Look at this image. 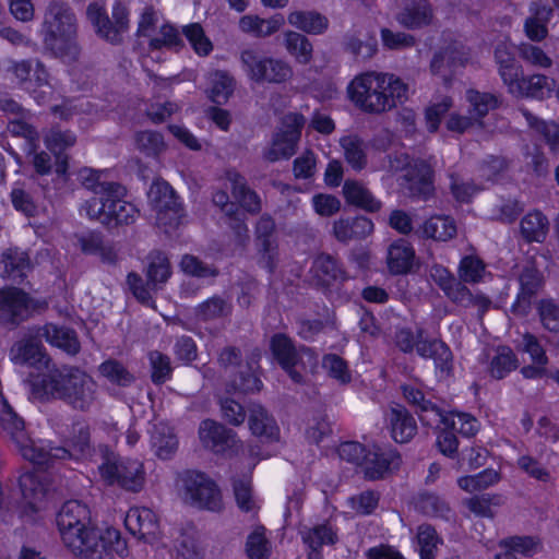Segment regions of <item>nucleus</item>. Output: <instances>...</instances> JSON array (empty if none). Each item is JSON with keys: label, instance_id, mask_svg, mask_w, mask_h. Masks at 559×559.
Listing matches in <instances>:
<instances>
[{"label": "nucleus", "instance_id": "nucleus-47", "mask_svg": "<svg viewBox=\"0 0 559 559\" xmlns=\"http://www.w3.org/2000/svg\"><path fill=\"white\" fill-rule=\"evenodd\" d=\"M174 548L177 559H202L203 557L194 527L182 528L174 542Z\"/></svg>", "mask_w": 559, "mask_h": 559}, {"label": "nucleus", "instance_id": "nucleus-39", "mask_svg": "<svg viewBox=\"0 0 559 559\" xmlns=\"http://www.w3.org/2000/svg\"><path fill=\"white\" fill-rule=\"evenodd\" d=\"M304 543L311 549L309 558L312 559L313 552L317 555L324 545H335L338 540L337 532L329 522H324L301 532Z\"/></svg>", "mask_w": 559, "mask_h": 559}, {"label": "nucleus", "instance_id": "nucleus-34", "mask_svg": "<svg viewBox=\"0 0 559 559\" xmlns=\"http://www.w3.org/2000/svg\"><path fill=\"white\" fill-rule=\"evenodd\" d=\"M432 12L426 0H419L405 5L397 14L396 21L405 28L414 29L428 25Z\"/></svg>", "mask_w": 559, "mask_h": 559}, {"label": "nucleus", "instance_id": "nucleus-27", "mask_svg": "<svg viewBox=\"0 0 559 559\" xmlns=\"http://www.w3.org/2000/svg\"><path fill=\"white\" fill-rule=\"evenodd\" d=\"M542 281L539 273L533 267H526L520 275L521 289L516 300L511 307V311L515 316H525L531 308V299L535 296L540 287Z\"/></svg>", "mask_w": 559, "mask_h": 559}, {"label": "nucleus", "instance_id": "nucleus-56", "mask_svg": "<svg viewBox=\"0 0 559 559\" xmlns=\"http://www.w3.org/2000/svg\"><path fill=\"white\" fill-rule=\"evenodd\" d=\"M423 425L439 428L441 425L447 428H455L454 413L445 414L436 403H426L423 409L417 413Z\"/></svg>", "mask_w": 559, "mask_h": 559}, {"label": "nucleus", "instance_id": "nucleus-44", "mask_svg": "<svg viewBox=\"0 0 559 559\" xmlns=\"http://www.w3.org/2000/svg\"><path fill=\"white\" fill-rule=\"evenodd\" d=\"M464 61V55L456 48L449 46L435 53L430 69L435 74L448 79L456 68L463 67Z\"/></svg>", "mask_w": 559, "mask_h": 559}, {"label": "nucleus", "instance_id": "nucleus-33", "mask_svg": "<svg viewBox=\"0 0 559 559\" xmlns=\"http://www.w3.org/2000/svg\"><path fill=\"white\" fill-rule=\"evenodd\" d=\"M275 229L274 219L270 215H262L257 223L255 234L261 242V265L269 272L275 269V248L270 239Z\"/></svg>", "mask_w": 559, "mask_h": 559}, {"label": "nucleus", "instance_id": "nucleus-5", "mask_svg": "<svg viewBox=\"0 0 559 559\" xmlns=\"http://www.w3.org/2000/svg\"><path fill=\"white\" fill-rule=\"evenodd\" d=\"M0 427L15 443L21 455L34 465L44 466L55 459L69 456V451L63 448H47L35 443L25 431L24 420L7 401L0 403Z\"/></svg>", "mask_w": 559, "mask_h": 559}, {"label": "nucleus", "instance_id": "nucleus-40", "mask_svg": "<svg viewBox=\"0 0 559 559\" xmlns=\"http://www.w3.org/2000/svg\"><path fill=\"white\" fill-rule=\"evenodd\" d=\"M11 360L17 365L37 366L46 364L43 346L35 340L16 342L10 350Z\"/></svg>", "mask_w": 559, "mask_h": 559}, {"label": "nucleus", "instance_id": "nucleus-25", "mask_svg": "<svg viewBox=\"0 0 559 559\" xmlns=\"http://www.w3.org/2000/svg\"><path fill=\"white\" fill-rule=\"evenodd\" d=\"M373 231V223L366 216L340 218L333 224V235L341 242L360 240Z\"/></svg>", "mask_w": 559, "mask_h": 559}, {"label": "nucleus", "instance_id": "nucleus-28", "mask_svg": "<svg viewBox=\"0 0 559 559\" xmlns=\"http://www.w3.org/2000/svg\"><path fill=\"white\" fill-rule=\"evenodd\" d=\"M531 16L525 20L524 28L527 37L534 41H540L548 35L547 24L554 10L542 1H533L530 4Z\"/></svg>", "mask_w": 559, "mask_h": 559}, {"label": "nucleus", "instance_id": "nucleus-31", "mask_svg": "<svg viewBox=\"0 0 559 559\" xmlns=\"http://www.w3.org/2000/svg\"><path fill=\"white\" fill-rule=\"evenodd\" d=\"M249 428L251 432L267 441L277 439L278 427L274 418L260 404L249 406Z\"/></svg>", "mask_w": 559, "mask_h": 559}, {"label": "nucleus", "instance_id": "nucleus-52", "mask_svg": "<svg viewBox=\"0 0 559 559\" xmlns=\"http://www.w3.org/2000/svg\"><path fill=\"white\" fill-rule=\"evenodd\" d=\"M431 280L443 290L445 296L454 301L464 284L456 280L444 266L433 264L429 270Z\"/></svg>", "mask_w": 559, "mask_h": 559}, {"label": "nucleus", "instance_id": "nucleus-21", "mask_svg": "<svg viewBox=\"0 0 559 559\" xmlns=\"http://www.w3.org/2000/svg\"><path fill=\"white\" fill-rule=\"evenodd\" d=\"M391 436L397 443L409 442L417 433V424L408 409L395 404L386 414Z\"/></svg>", "mask_w": 559, "mask_h": 559}, {"label": "nucleus", "instance_id": "nucleus-41", "mask_svg": "<svg viewBox=\"0 0 559 559\" xmlns=\"http://www.w3.org/2000/svg\"><path fill=\"white\" fill-rule=\"evenodd\" d=\"M415 259L413 247L405 240L392 243L388 251V266L393 274H405L411 271Z\"/></svg>", "mask_w": 559, "mask_h": 559}, {"label": "nucleus", "instance_id": "nucleus-48", "mask_svg": "<svg viewBox=\"0 0 559 559\" xmlns=\"http://www.w3.org/2000/svg\"><path fill=\"white\" fill-rule=\"evenodd\" d=\"M495 60L503 83L509 86L521 72V67L518 64L514 53L507 44L501 43L496 46Z\"/></svg>", "mask_w": 559, "mask_h": 559}, {"label": "nucleus", "instance_id": "nucleus-18", "mask_svg": "<svg viewBox=\"0 0 559 559\" xmlns=\"http://www.w3.org/2000/svg\"><path fill=\"white\" fill-rule=\"evenodd\" d=\"M401 462V455L396 451L368 450L361 472L366 479L378 480L397 469Z\"/></svg>", "mask_w": 559, "mask_h": 559}, {"label": "nucleus", "instance_id": "nucleus-10", "mask_svg": "<svg viewBox=\"0 0 559 559\" xmlns=\"http://www.w3.org/2000/svg\"><path fill=\"white\" fill-rule=\"evenodd\" d=\"M186 496L195 506L210 511H219L223 507L222 495L216 484L204 473L186 471L180 475Z\"/></svg>", "mask_w": 559, "mask_h": 559}, {"label": "nucleus", "instance_id": "nucleus-26", "mask_svg": "<svg viewBox=\"0 0 559 559\" xmlns=\"http://www.w3.org/2000/svg\"><path fill=\"white\" fill-rule=\"evenodd\" d=\"M259 357V353H252L246 364L231 374L228 386H230L233 391L247 394L261 390L262 381L255 373Z\"/></svg>", "mask_w": 559, "mask_h": 559}, {"label": "nucleus", "instance_id": "nucleus-57", "mask_svg": "<svg viewBox=\"0 0 559 559\" xmlns=\"http://www.w3.org/2000/svg\"><path fill=\"white\" fill-rule=\"evenodd\" d=\"M520 112L526 119L530 127L540 132L552 150H559V126L555 122L539 120L531 111L521 108Z\"/></svg>", "mask_w": 559, "mask_h": 559}, {"label": "nucleus", "instance_id": "nucleus-64", "mask_svg": "<svg viewBox=\"0 0 559 559\" xmlns=\"http://www.w3.org/2000/svg\"><path fill=\"white\" fill-rule=\"evenodd\" d=\"M485 272L484 262L474 255H466L461 260L459 267L460 280L465 283H477Z\"/></svg>", "mask_w": 559, "mask_h": 559}, {"label": "nucleus", "instance_id": "nucleus-58", "mask_svg": "<svg viewBox=\"0 0 559 559\" xmlns=\"http://www.w3.org/2000/svg\"><path fill=\"white\" fill-rule=\"evenodd\" d=\"M181 271L193 277L206 278L216 277L219 274L218 269L213 264H206L198 257L185 254L180 261Z\"/></svg>", "mask_w": 559, "mask_h": 559}, {"label": "nucleus", "instance_id": "nucleus-32", "mask_svg": "<svg viewBox=\"0 0 559 559\" xmlns=\"http://www.w3.org/2000/svg\"><path fill=\"white\" fill-rule=\"evenodd\" d=\"M340 146L348 166L355 171L364 170L368 165L367 145L357 134L344 135L340 139Z\"/></svg>", "mask_w": 559, "mask_h": 559}, {"label": "nucleus", "instance_id": "nucleus-15", "mask_svg": "<svg viewBox=\"0 0 559 559\" xmlns=\"http://www.w3.org/2000/svg\"><path fill=\"white\" fill-rule=\"evenodd\" d=\"M127 530L139 539L154 543L159 535V523L155 513L147 508H131L124 518Z\"/></svg>", "mask_w": 559, "mask_h": 559}, {"label": "nucleus", "instance_id": "nucleus-23", "mask_svg": "<svg viewBox=\"0 0 559 559\" xmlns=\"http://www.w3.org/2000/svg\"><path fill=\"white\" fill-rule=\"evenodd\" d=\"M226 179L230 182L231 194L240 206L248 213L258 214L262 209L261 199L248 186L245 176L236 169H228L226 170Z\"/></svg>", "mask_w": 559, "mask_h": 559}, {"label": "nucleus", "instance_id": "nucleus-24", "mask_svg": "<svg viewBox=\"0 0 559 559\" xmlns=\"http://www.w3.org/2000/svg\"><path fill=\"white\" fill-rule=\"evenodd\" d=\"M312 277L322 287H330L346 278V273L337 260L329 253L318 254L311 266Z\"/></svg>", "mask_w": 559, "mask_h": 559}, {"label": "nucleus", "instance_id": "nucleus-22", "mask_svg": "<svg viewBox=\"0 0 559 559\" xmlns=\"http://www.w3.org/2000/svg\"><path fill=\"white\" fill-rule=\"evenodd\" d=\"M414 233L421 239L445 242L456 237L457 227L454 218L449 215H432Z\"/></svg>", "mask_w": 559, "mask_h": 559}, {"label": "nucleus", "instance_id": "nucleus-1", "mask_svg": "<svg viewBox=\"0 0 559 559\" xmlns=\"http://www.w3.org/2000/svg\"><path fill=\"white\" fill-rule=\"evenodd\" d=\"M32 395L41 401H62L71 408L87 412L98 400V385L84 370L74 366L48 369L28 380Z\"/></svg>", "mask_w": 559, "mask_h": 559}, {"label": "nucleus", "instance_id": "nucleus-45", "mask_svg": "<svg viewBox=\"0 0 559 559\" xmlns=\"http://www.w3.org/2000/svg\"><path fill=\"white\" fill-rule=\"evenodd\" d=\"M90 523V511L86 506L80 501H67L57 514V525L59 531L73 528Z\"/></svg>", "mask_w": 559, "mask_h": 559}, {"label": "nucleus", "instance_id": "nucleus-6", "mask_svg": "<svg viewBox=\"0 0 559 559\" xmlns=\"http://www.w3.org/2000/svg\"><path fill=\"white\" fill-rule=\"evenodd\" d=\"M99 454L98 472L107 485H118L132 492H138L143 488L145 472L142 462L122 459L106 445L99 448Z\"/></svg>", "mask_w": 559, "mask_h": 559}, {"label": "nucleus", "instance_id": "nucleus-50", "mask_svg": "<svg viewBox=\"0 0 559 559\" xmlns=\"http://www.w3.org/2000/svg\"><path fill=\"white\" fill-rule=\"evenodd\" d=\"M284 46L298 63L308 64L311 61L313 47L305 35L298 32L287 31L284 34Z\"/></svg>", "mask_w": 559, "mask_h": 559}, {"label": "nucleus", "instance_id": "nucleus-9", "mask_svg": "<svg viewBox=\"0 0 559 559\" xmlns=\"http://www.w3.org/2000/svg\"><path fill=\"white\" fill-rule=\"evenodd\" d=\"M86 16L95 26L96 33L112 44L121 43L122 35L129 28L128 11L120 3H116L112 8V20L97 2L87 5Z\"/></svg>", "mask_w": 559, "mask_h": 559}, {"label": "nucleus", "instance_id": "nucleus-37", "mask_svg": "<svg viewBox=\"0 0 559 559\" xmlns=\"http://www.w3.org/2000/svg\"><path fill=\"white\" fill-rule=\"evenodd\" d=\"M147 285L157 290L168 281L171 274L170 263L165 253L153 251L147 255L146 266Z\"/></svg>", "mask_w": 559, "mask_h": 559}, {"label": "nucleus", "instance_id": "nucleus-29", "mask_svg": "<svg viewBox=\"0 0 559 559\" xmlns=\"http://www.w3.org/2000/svg\"><path fill=\"white\" fill-rule=\"evenodd\" d=\"M285 24L282 14H274L269 19H262L258 15L248 14L239 20V28L246 34H251L258 38H266L278 32Z\"/></svg>", "mask_w": 559, "mask_h": 559}, {"label": "nucleus", "instance_id": "nucleus-36", "mask_svg": "<svg viewBox=\"0 0 559 559\" xmlns=\"http://www.w3.org/2000/svg\"><path fill=\"white\" fill-rule=\"evenodd\" d=\"M294 27L311 34L321 35L329 28V19L317 11H293L287 16Z\"/></svg>", "mask_w": 559, "mask_h": 559}, {"label": "nucleus", "instance_id": "nucleus-17", "mask_svg": "<svg viewBox=\"0 0 559 559\" xmlns=\"http://www.w3.org/2000/svg\"><path fill=\"white\" fill-rule=\"evenodd\" d=\"M199 436L205 448L217 453L225 452L237 443V435L234 430L212 419L201 423Z\"/></svg>", "mask_w": 559, "mask_h": 559}, {"label": "nucleus", "instance_id": "nucleus-51", "mask_svg": "<svg viewBox=\"0 0 559 559\" xmlns=\"http://www.w3.org/2000/svg\"><path fill=\"white\" fill-rule=\"evenodd\" d=\"M519 367V360L514 352L508 346H499L490 360L489 373L497 380L503 379Z\"/></svg>", "mask_w": 559, "mask_h": 559}, {"label": "nucleus", "instance_id": "nucleus-61", "mask_svg": "<svg viewBox=\"0 0 559 559\" xmlns=\"http://www.w3.org/2000/svg\"><path fill=\"white\" fill-rule=\"evenodd\" d=\"M182 33L199 56H207L212 51L213 45L199 23L183 26Z\"/></svg>", "mask_w": 559, "mask_h": 559}, {"label": "nucleus", "instance_id": "nucleus-55", "mask_svg": "<svg viewBox=\"0 0 559 559\" xmlns=\"http://www.w3.org/2000/svg\"><path fill=\"white\" fill-rule=\"evenodd\" d=\"M134 143L135 147L147 157H157L166 148L162 133L152 130L136 132Z\"/></svg>", "mask_w": 559, "mask_h": 559}, {"label": "nucleus", "instance_id": "nucleus-16", "mask_svg": "<svg viewBox=\"0 0 559 559\" xmlns=\"http://www.w3.org/2000/svg\"><path fill=\"white\" fill-rule=\"evenodd\" d=\"M416 350L424 358H431L436 368L444 376H450L453 368V356L449 346L438 338L424 337V331L418 330L416 336Z\"/></svg>", "mask_w": 559, "mask_h": 559}, {"label": "nucleus", "instance_id": "nucleus-35", "mask_svg": "<svg viewBox=\"0 0 559 559\" xmlns=\"http://www.w3.org/2000/svg\"><path fill=\"white\" fill-rule=\"evenodd\" d=\"M151 444L159 459L169 460L178 449V439L173 428L164 423H158L153 427Z\"/></svg>", "mask_w": 559, "mask_h": 559}, {"label": "nucleus", "instance_id": "nucleus-8", "mask_svg": "<svg viewBox=\"0 0 559 559\" xmlns=\"http://www.w3.org/2000/svg\"><path fill=\"white\" fill-rule=\"evenodd\" d=\"M247 76L255 83L282 84L293 78V68L283 59L267 57L249 48L240 52Z\"/></svg>", "mask_w": 559, "mask_h": 559}, {"label": "nucleus", "instance_id": "nucleus-53", "mask_svg": "<svg viewBox=\"0 0 559 559\" xmlns=\"http://www.w3.org/2000/svg\"><path fill=\"white\" fill-rule=\"evenodd\" d=\"M538 312L544 328L550 333L548 342L559 347V306L551 300H542Z\"/></svg>", "mask_w": 559, "mask_h": 559}, {"label": "nucleus", "instance_id": "nucleus-20", "mask_svg": "<svg viewBox=\"0 0 559 559\" xmlns=\"http://www.w3.org/2000/svg\"><path fill=\"white\" fill-rule=\"evenodd\" d=\"M406 190L411 198L427 200L433 193L432 169L424 160H417L404 175Z\"/></svg>", "mask_w": 559, "mask_h": 559}, {"label": "nucleus", "instance_id": "nucleus-12", "mask_svg": "<svg viewBox=\"0 0 559 559\" xmlns=\"http://www.w3.org/2000/svg\"><path fill=\"white\" fill-rule=\"evenodd\" d=\"M60 33H79V19L68 2L52 0L45 10L40 35Z\"/></svg>", "mask_w": 559, "mask_h": 559}, {"label": "nucleus", "instance_id": "nucleus-3", "mask_svg": "<svg viewBox=\"0 0 559 559\" xmlns=\"http://www.w3.org/2000/svg\"><path fill=\"white\" fill-rule=\"evenodd\" d=\"M85 186L94 193L83 206L91 219L109 229L135 222L139 211L133 204L121 199L124 193L121 185L86 179Z\"/></svg>", "mask_w": 559, "mask_h": 559}, {"label": "nucleus", "instance_id": "nucleus-2", "mask_svg": "<svg viewBox=\"0 0 559 559\" xmlns=\"http://www.w3.org/2000/svg\"><path fill=\"white\" fill-rule=\"evenodd\" d=\"M347 93L361 111L380 115L407 100L408 85L393 73L369 71L355 76Z\"/></svg>", "mask_w": 559, "mask_h": 559}, {"label": "nucleus", "instance_id": "nucleus-19", "mask_svg": "<svg viewBox=\"0 0 559 559\" xmlns=\"http://www.w3.org/2000/svg\"><path fill=\"white\" fill-rule=\"evenodd\" d=\"M556 87V81L544 74H533L528 76H516L508 86L509 92L516 96H526L536 99L550 97Z\"/></svg>", "mask_w": 559, "mask_h": 559}, {"label": "nucleus", "instance_id": "nucleus-59", "mask_svg": "<svg viewBox=\"0 0 559 559\" xmlns=\"http://www.w3.org/2000/svg\"><path fill=\"white\" fill-rule=\"evenodd\" d=\"M246 552L250 559H269L271 548L265 537V528L263 526L257 527L248 536Z\"/></svg>", "mask_w": 559, "mask_h": 559}, {"label": "nucleus", "instance_id": "nucleus-7", "mask_svg": "<svg viewBox=\"0 0 559 559\" xmlns=\"http://www.w3.org/2000/svg\"><path fill=\"white\" fill-rule=\"evenodd\" d=\"M270 350L274 360L289 376L295 383L305 381L306 361L314 366L317 357L311 348L296 347L293 340L284 333H276L270 340Z\"/></svg>", "mask_w": 559, "mask_h": 559}, {"label": "nucleus", "instance_id": "nucleus-14", "mask_svg": "<svg viewBox=\"0 0 559 559\" xmlns=\"http://www.w3.org/2000/svg\"><path fill=\"white\" fill-rule=\"evenodd\" d=\"M43 48L49 56L72 64L80 60L82 48L79 33H60L41 35Z\"/></svg>", "mask_w": 559, "mask_h": 559}, {"label": "nucleus", "instance_id": "nucleus-60", "mask_svg": "<svg viewBox=\"0 0 559 559\" xmlns=\"http://www.w3.org/2000/svg\"><path fill=\"white\" fill-rule=\"evenodd\" d=\"M467 99L471 104L469 114L475 120L485 117L489 110L498 106V99L489 93H480L477 91H468Z\"/></svg>", "mask_w": 559, "mask_h": 559}, {"label": "nucleus", "instance_id": "nucleus-54", "mask_svg": "<svg viewBox=\"0 0 559 559\" xmlns=\"http://www.w3.org/2000/svg\"><path fill=\"white\" fill-rule=\"evenodd\" d=\"M98 371L100 376L107 379L110 383L119 386H129L135 380L134 376L127 369V367L116 359H107L102 362L98 367Z\"/></svg>", "mask_w": 559, "mask_h": 559}, {"label": "nucleus", "instance_id": "nucleus-38", "mask_svg": "<svg viewBox=\"0 0 559 559\" xmlns=\"http://www.w3.org/2000/svg\"><path fill=\"white\" fill-rule=\"evenodd\" d=\"M231 312L233 305L229 298L219 295L207 298L194 309L197 319L203 322L227 318Z\"/></svg>", "mask_w": 559, "mask_h": 559}, {"label": "nucleus", "instance_id": "nucleus-62", "mask_svg": "<svg viewBox=\"0 0 559 559\" xmlns=\"http://www.w3.org/2000/svg\"><path fill=\"white\" fill-rule=\"evenodd\" d=\"M148 357L152 367V381L155 384L165 383L173 372L170 358L158 350L151 352Z\"/></svg>", "mask_w": 559, "mask_h": 559}, {"label": "nucleus", "instance_id": "nucleus-43", "mask_svg": "<svg viewBox=\"0 0 559 559\" xmlns=\"http://www.w3.org/2000/svg\"><path fill=\"white\" fill-rule=\"evenodd\" d=\"M521 234L527 242H543L549 230L548 218L538 210L528 212L521 219Z\"/></svg>", "mask_w": 559, "mask_h": 559}, {"label": "nucleus", "instance_id": "nucleus-4", "mask_svg": "<svg viewBox=\"0 0 559 559\" xmlns=\"http://www.w3.org/2000/svg\"><path fill=\"white\" fill-rule=\"evenodd\" d=\"M59 533L63 545L80 559H112L114 554L122 556L127 550L126 542L115 528L102 532L83 524Z\"/></svg>", "mask_w": 559, "mask_h": 559}, {"label": "nucleus", "instance_id": "nucleus-63", "mask_svg": "<svg viewBox=\"0 0 559 559\" xmlns=\"http://www.w3.org/2000/svg\"><path fill=\"white\" fill-rule=\"evenodd\" d=\"M234 91L233 79L225 72L217 71L212 79L210 98L216 104L225 103Z\"/></svg>", "mask_w": 559, "mask_h": 559}, {"label": "nucleus", "instance_id": "nucleus-46", "mask_svg": "<svg viewBox=\"0 0 559 559\" xmlns=\"http://www.w3.org/2000/svg\"><path fill=\"white\" fill-rule=\"evenodd\" d=\"M44 336L51 345L57 346L70 355H75L80 350V342L74 330L47 324L44 328Z\"/></svg>", "mask_w": 559, "mask_h": 559}, {"label": "nucleus", "instance_id": "nucleus-49", "mask_svg": "<svg viewBox=\"0 0 559 559\" xmlns=\"http://www.w3.org/2000/svg\"><path fill=\"white\" fill-rule=\"evenodd\" d=\"M416 544L420 559H436L442 538L432 525L424 523L417 527Z\"/></svg>", "mask_w": 559, "mask_h": 559}, {"label": "nucleus", "instance_id": "nucleus-13", "mask_svg": "<svg viewBox=\"0 0 559 559\" xmlns=\"http://www.w3.org/2000/svg\"><path fill=\"white\" fill-rule=\"evenodd\" d=\"M34 309V302L19 288L0 290V323L17 325L25 321Z\"/></svg>", "mask_w": 559, "mask_h": 559}, {"label": "nucleus", "instance_id": "nucleus-30", "mask_svg": "<svg viewBox=\"0 0 559 559\" xmlns=\"http://www.w3.org/2000/svg\"><path fill=\"white\" fill-rule=\"evenodd\" d=\"M3 277L21 284L31 270L29 258L26 252L17 248H9L2 253Z\"/></svg>", "mask_w": 559, "mask_h": 559}, {"label": "nucleus", "instance_id": "nucleus-42", "mask_svg": "<svg viewBox=\"0 0 559 559\" xmlns=\"http://www.w3.org/2000/svg\"><path fill=\"white\" fill-rule=\"evenodd\" d=\"M343 193L349 204L361 207L368 212H377L381 207L380 201L359 181L346 180Z\"/></svg>", "mask_w": 559, "mask_h": 559}, {"label": "nucleus", "instance_id": "nucleus-11", "mask_svg": "<svg viewBox=\"0 0 559 559\" xmlns=\"http://www.w3.org/2000/svg\"><path fill=\"white\" fill-rule=\"evenodd\" d=\"M148 202L156 212V222L160 226L176 227L181 218V205L178 202L175 190L164 180L152 183L148 193Z\"/></svg>", "mask_w": 559, "mask_h": 559}]
</instances>
